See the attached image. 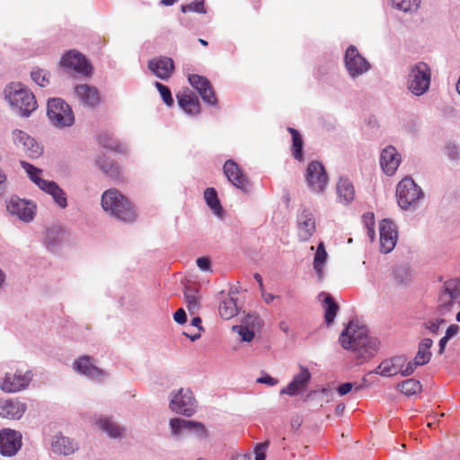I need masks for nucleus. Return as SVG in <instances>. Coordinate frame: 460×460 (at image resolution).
Segmentation results:
<instances>
[{
    "label": "nucleus",
    "mask_w": 460,
    "mask_h": 460,
    "mask_svg": "<svg viewBox=\"0 0 460 460\" xmlns=\"http://www.w3.org/2000/svg\"><path fill=\"white\" fill-rule=\"evenodd\" d=\"M339 343L362 361L373 358L380 348L378 339L369 335L367 326L357 321L348 323L339 336Z\"/></svg>",
    "instance_id": "nucleus-1"
},
{
    "label": "nucleus",
    "mask_w": 460,
    "mask_h": 460,
    "mask_svg": "<svg viewBox=\"0 0 460 460\" xmlns=\"http://www.w3.org/2000/svg\"><path fill=\"white\" fill-rule=\"evenodd\" d=\"M168 408L174 413L190 418L198 410V401L188 387H181L170 392Z\"/></svg>",
    "instance_id": "nucleus-2"
},
{
    "label": "nucleus",
    "mask_w": 460,
    "mask_h": 460,
    "mask_svg": "<svg viewBox=\"0 0 460 460\" xmlns=\"http://www.w3.org/2000/svg\"><path fill=\"white\" fill-rule=\"evenodd\" d=\"M4 93L11 105L19 109L24 116H28L37 108L33 93L21 84H12L4 90Z\"/></svg>",
    "instance_id": "nucleus-3"
},
{
    "label": "nucleus",
    "mask_w": 460,
    "mask_h": 460,
    "mask_svg": "<svg viewBox=\"0 0 460 460\" xmlns=\"http://www.w3.org/2000/svg\"><path fill=\"white\" fill-rule=\"evenodd\" d=\"M431 71L424 62H419L411 67L408 76V89L415 95L425 93L430 85Z\"/></svg>",
    "instance_id": "nucleus-4"
},
{
    "label": "nucleus",
    "mask_w": 460,
    "mask_h": 460,
    "mask_svg": "<svg viewBox=\"0 0 460 460\" xmlns=\"http://www.w3.org/2000/svg\"><path fill=\"white\" fill-rule=\"evenodd\" d=\"M396 197L398 205L408 209L423 197V192L411 178L406 177L398 183Z\"/></svg>",
    "instance_id": "nucleus-5"
},
{
    "label": "nucleus",
    "mask_w": 460,
    "mask_h": 460,
    "mask_svg": "<svg viewBox=\"0 0 460 460\" xmlns=\"http://www.w3.org/2000/svg\"><path fill=\"white\" fill-rule=\"evenodd\" d=\"M47 114L53 125L58 128L69 127L75 121L70 106L59 98L48 102Z\"/></svg>",
    "instance_id": "nucleus-6"
},
{
    "label": "nucleus",
    "mask_w": 460,
    "mask_h": 460,
    "mask_svg": "<svg viewBox=\"0 0 460 460\" xmlns=\"http://www.w3.org/2000/svg\"><path fill=\"white\" fill-rule=\"evenodd\" d=\"M31 371L25 373L22 371L8 372L3 379L0 388L4 393H17L25 389L31 383Z\"/></svg>",
    "instance_id": "nucleus-7"
},
{
    "label": "nucleus",
    "mask_w": 460,
    "mask_h": 460,
    "mask_svg": "<svg viewBox=\"0 0 460 460\" xmlns=\"http://www.w3.org/2000/svg\"><path fill=\"white\" fill-rule=\"evenodd\" d=\"M223 172L227 180L234 187L241 190L243 192H248L250 190V180L234 160L229 159L225 163Z\"/></svg>",
    "instance_id": "nucleus-8"
},
{
    "label": "nucleus",
    "mask_w": 460,
    "mask_h": 460,
    "mask_svg": "<svg viewBox=\"0 0 460 460\" xmlns=\"http://www.w3.org/2000/svg\"><path fill=\"white\" fill-rule=\"evenodd\" d=\"M345 66L352 77L366 73L370 66L355 46H349L345 52Z\"/></svg>",
    "instance_id": "nucleus-9"
},
{
    "label": "nucleus",
    "mask_w": 460,
    "mask_h": 460,
    "mask_svg": "<svg viewBox=\"0 0 460 460\" xmlns=\"http://www.w3.org/2000/svg\"><path fill=\"white\" fill-rule=\"evenodd\" d=\"M311 380V373L305 366H299V372L296 374L291 382L280 391V394L295 396L305 392Z\"/></svg>",
    "instance_id": "nucleus-10"
},
{
    "label": "nucleus",
    "mask_w": 460,
    "mask_h": 460,
    "mask_svg": "<svg viewBox=\"0 0 460 460\" xmlns=\"http://www.w3.org/2000/svg\"><path fill=\"white\" fill-rule=\"evenodd\" d=\"M306 181L314 192L323 191L328 177L323 165L319 162H312L306 169Z\"/></svg>",
    "instance_id": "nucleus-11"
},
{
    "label": "nucleus",
    "mask_w": 460,
    "mask_h": 460,
    "mask_svg": "<svg viewBox=\"0 0 460 460\" xmlns=\"http://www.w3.org/2000/svg\"><path fill=\"white\" fill-rule=\"evenodd\" d=\"M61 65L75 71L83 75H90L92 74V66L88 64L85 58L79 52L70 50L61 58Z\"/></svg>",
    "instance_id": "nucleus-12"
},
{
    "label": "nucleus",
    "mask_w": 460,
    "mask_h": 460,
    "mask_svg": "<svg viewBox=\"0 0 460 460\" xmlns=\"http://www.w3.org/2000/svg\"><path fill=\"white\" fill-rule=\"evenodd\" d=\"M238 289H229L227 292L222 291L218 312L221 318L225 320L232 319L238 313Z\"/></svg>",
    "instance_id": "nucleus-13"
},
{
    "label": "nucleus",
    "mask_w": 460,
    "mask_h": 460,
    "mask_svg": "<svg viewBox=\"0 0 460 460\" xmlns=\"http://www.w3.org/2000/svg\"><path fill=\"white\" fill-rule=\"evenodd\" d=\"M261 321L257 315H247L240 325H234L232 331L238 334L242 342H251L255 331L261 328Z\"/></svg>",
    "instance_id": "nucleus-14"
},
{
    "label": "nucleus",
    "mask_w": 460,
    "mask_h": 460,
    "mask_svg": "<svg viewBox=\"0 0 460 460\" xmlns=\"http://www.w3.org/2000/svg\"><path fill=\"white\" fill-rule=\"evenodd\" d=\"M12 137L14 145L25 152L29 156L37 157L41 154V147L40 145L26 132L20 129H14L12 133Z\"/></svg>",
    "instance_id": "nucleus-15"
},
{
    "label": "nucleus",
    "mask_w": 460,
    "mask_h": 460,
    "mask_svg": "<svg viewBox=\"0 0 460 460\" xmlns=\"http://www.w3.org/2000/svg\"><path fill=\"white\" fill-rule=\"evenodd\" d=\"M380 232V249L384 253H388L394 250L397 241V232L391 220L384 219L379 225Z\"/></svg>",
    "instance_id": "nucleus-16"
},
{
    "label": "nucleus",
    "mask_w": 460,
    "mask_h": 460,
    "mask_svg": "<svg viewBox=\"0 0 460 460\" xmlns=\"http://www.w3.org/2000/svg\"><path fill=\"white\" fill-rule=\"evenodd\" d=\"M22 436L12 429H4L0 432V453L3 456H13L21 448Z\"/></svg>",
    "instance_id": "nucleus-17"
},
{
    "label": "nucleus",
    "mask_w": 460,
    "mask_h": 460,
    "mask_svg": "<svg viewBox=\"0 0 460 460\" xmlns=\"http://www.w3.org/2000/svg\"><path fill=\"white\" fill-rule=\"evenodd\" d=\"M7 209L20 219L30 222L34 217L36 206L25 199L12 198L7 205Z\"/></svg>",
    "instance_id": "nucleus-18"
},
{
    "label": "nucleus",
    "mask_w": 460,
    "mask_h": 460,
    "mask_svg": "<svg viewBox=\"0 0 460 460\" xmlns=\"http://www.w3.org/2000/svg\"><path fill=\"white\" fill-rule=\"evenodd\" d=\"M188 80L200 94L202 100L208 104H216L217 97L213 91L210 82L204 76L199 75H190Z\"/></svg>",
    "instance_id": "nucleus-19"
},
{
    "label": "nucleus",
    "mask_w": 460,
    "mask_h": 460,
    "mask_svg": "<svg viewBox=\"0 0 460 460\" xmlns=\"http://www.w3.org/2000/svg\"><path fill=\"white\" fill-rule=\"evenodd\" d=\"M148 68L158 78L167 80L173 73L174 64L171 58L160 57L149 60Z\"/></svg>",
    "instance_id": "nucleus-20"
},
{
    "label": "nucleus",
    "mask_w": 460,
    "mask_h": 460,
    "mask_svg": "<svg viewBox=\"0 0 460 460\" xmlns=\"http://www.w3.org/2000/svg\"><path fill=\"white\" fill-rule=\"evenodd\" d=\"M74 368L82 375L92 379L102 381L105 377L103 370L98 368L93 364V360L88 356H82L74 362Z\"/></svg>",
    "instance_id": "nucleus-21"
},
{
    "label": "nucleus",
    "mask_w": 460,
    "mask_h": 460,
    "mask_svg": "<svg viewBox=\"0 0 460 460\" xmlns=\"http://www.w3.org/2000/svg\"><path fill=\"white\" fill-rule=\"evenodd\" d=\"M318 300L321 303L322 308L323 310L324 321L327 326L332 325L340 310L339 301L332 295L325 292L319 294Z\"/></svg>",
    "instance_id": "nucleus-22"
},
{
    "label": "nucleus",
    "mask_w": 460,
    "mask_h": 460,
    "mask_svg": "<svg viewBox=\"0 0 460 460\" xmlns=\"http://www.w3.org/2000/svg\"><path fill=\"white\" fill-rule=\"evenodd\" d=\"M179 106L188 114L196 115L200 111L199 99L189 88L182 89L176 94Z\"/></svg>",
    "instance_id": "nucleus-23"
},
{
    "label": "nucleus",
    "mask_w": 460,
    "mask_h": 460,
    "mask_svg": "<svg viewBox=\"0 0 460 460\" xmlns=\"http://www.w3.org/2000/svg\"><path fill=\"white\" fill-rule=\"evenodd\" d=\"M401 163V155L394 146H386L383 149L380 157V164L386 175H394Z\"/></svg>",
    "instance_id": "nucleus-24"
},
{
    "label": "nucleus",
    "mask_w": 460,
    "mask_h": 460,
    "mask_svg": "<svg viewBox=\"0 0 460 460\" xmlns=\"http://www.w3.org/2000/svg\"><path fill=\"white\" fill-rule=\"evenodd\" d=\"M75 93L79 102L88 107H94L102 101L98 89L88 84L75 86Z\"/></svg>",
    "instance_id": "nucleus-25"
},
{
    "label": "nucleus",
    "mask_w": 460,
    "mask_h": 460,
    "mask_svg": "<svg viewBox=\"0 0 460 460\" xmlns=\"http://www.w3.org/2000/svg\"><path fill=\"white\" fill-rule=\"evenodd\" d=\"M26 405L18 400H1L0 416L10 420H19L24 414Z\"/></svg>",
    "instance_id": "nucleus-26"
},
{
    "label": "nucleus",
    "mask_w": 460,
    "mask_h": 460,
    "mask_svg": "<svg viewBox=\"0 0 460 460\" xmlns=\"http://www.w3.org/2000/svg\"><path fill=\"white\" fill-rule=\"evenodd\" d=\"M137 211L132 202L117 191V219L125 223L136 220Z\"/></svg>",
    "instance_id": "nucleus-27"
},
{
    "label": "nucleus",
    "mask_w": 460,
    "mask_h": 460,
    "mask_svg": "<svg viewBox=\"0 0 460 460\" xmlns=\"http://www.w3.org/2000/svg\"><path fill=\"white\" fill-rule=\"evenodd\" d=\"M405 363V358L403 356H397L392 358L385 359L374 371L375 374L381 376L391 377L402 370V366Z\"/></svg>",
    "instance_id": "nucleus-28"
},
{
    "label": "nucleus",
    "mask_w": 460,
    "mask_h": 460,
    "mask_svg": "<svg viewBox=\"0 0 460 460\" xmlns=\"http://www.w3.org/2000/svg\"><path fill=\"white\" fill-rule=\"evenodd\" d=\"M297 224L299 239L303 242L307 241L315 232V222L313 214L308 210H304L298 216Z\"/></svg>",
    "instance_id": "nucleus-29"
},
{
    "label": "nucleus",
    "mask_w": 460,
    "mask_h": 460,
    "mask_svg": "<svg viewBox=\"0 0 460 460\" xmlns=\"http://www.w3.org/2000/svg\"><path fill=\"white\" fill-rule=\"evenodd\" d=\"M459 297L458 289H443L438 297V309L441 314L449 313L457 303Z\"/></svg>",
    "instance_id": "nucleus-30"
},
{
    "label": "nucleus",
    "mask_w": 460,
    "mask_h": 460,
    "mask_svg": "<svg viewBox=\"0 0 460 460\" xmlns=\"http://www.w3.org/2000/svg\"><path fill=\"white\" fill-rule=\"evenodd\" d=\"M190 420L181 417L171 418L168 421L169 432L171 438L173 439L181 438L186 433H188Z\"/></svg>",
    "instance_id": "nucleus-31"
},
{
    "label": "nucleus",
    "mask_w": 460,
    "mask_h": 460,
    "mask_svg": "<svg viewBox=\"0 0 460 460\" xmlns=\"http://www.w3.org/2000/svg\"><path fill=\"white\" fill-rule=\"evenodd\" d=\"M337 194L341 202L349 204L355 198V189L352 182L346 178H341L337 183Z\"/></svg>",
    "instance_id": "nucleus-32"
},
{
    "label": "nucleus",
    "mask_w": 460,
    "mask_h": 460,
    "mask_svg": "<svg viewBox=\"0 0 460 460\" xmlns=\"http://www.w3.org/2000/svg\"><path fill=\"white\" fill-rule=\"evenodd\" d=\"M75 447L74 442L66 437H56L52 442V450L56 454L68 456L75 452Z\"/></svg>",
    "instance_id": "nucleus-33"
},
{
    "label": "nucleus",
    "mask_w": 460,
    "mask_h": 460,
    "mask_svg": "<svg viewBox=\"0 0 460 460\" xmlns=\"http://www.w3.org/2000/svg\"><path fill=\"white\" fill-rule=\"evenodd\" d=\"M42 190L51 195L60 208H65L67 206L66 193L55 181H49Z\"/></svg>",
    "instance_id": "nucleus-34"
},
{
    "label": "nucleus",
    "mask_w": 460,
    "mask_h": 460,
    "mask_svg": "<svg viewBox=\"0 0 460 460\" xmlns=\"http://www.w3.org/2000/svg\"><path fill=\"white\" fill-rule=\"evenodd\" d=\"M432 345L433 341L429 338H425L419 343L415 358L418 359L422 365L429 362L432 355L430 351Z\"/></svg>",
    "instance_id": "nucleus-35"
},
{
    "label": "nucleus",
    "mask_w": 460,
    "mask_h": 460,
    "mask_svg": "<svg viewBox=\"0 0 460 460\" xmlns=\"http://www.w3.org/2000/svg\"><path fill=\"white\" fill-rule=\"evenodd\" d=\"M21 165L28 174L29 178L40 189L43 190L44 187L48 184L49 181L43 180L40 177L41 173V170L33 166L32 164L21 161Z\"/></svg>",
    "instance_id": "nucleus-36"
},
{
    "label": "nucleus",
    "mask_w": 460,
    "mask_h": 460,
    "mask_svg": "<svg viewBox=\"0 0 460 460\" xmlns=\"http://www.w3.org/2000/svg\"><path fill=\"white\" fill-rule=\"evenodd\" d=\"M204 199L207 205L213 210V212L220 216L222 213V207L217 197V193L214 188H207L204 191Z\"/></svg>",
    "instance_id": "nucleus-37"
},
{
    "label": "nucleus",
    "mask_w": 460,
    "mask_h": 460,
    "mask_svg": "<svg viewBox=\"0 0 460 460\" xmlns=\"http://www.w3.org/2000/svg\"><path fill=\"white\" fill-rule=\"evenodd\" d=\"M288 131L292 137V155L296 160L301 161L303 159L302 137L300 133L293 128H288Z\"/></svg>",
    "instance_id": "nucleus-38"
},
{
    "label": "nucleus",
    "mask_w": 460,
    "mask_h": 460,
    "mask_svg": "<svg viewBox=\"0 0 460 460\" xmlns=\"http://www.w3.org/2000/svg\"><path fill=\"white\" fill-rule=\"evenodd\" d=\"M202 296L199 289H184V300L190 311H195L200 306Z\"/></svg>",
    "instance_id": "nucleus-39"
},
{
    "label": "nucleus",
    "mask_w": 460,
    "mask_h": 460,
    "mask_svg": "<svg viewBox=\"0 0 460 460\" xmlns=\"http://www.w3.org/2000/svg\"><path fill=\"white\" fill-rule=\"evenodd\" d=\"M421 387V384L413 378L407 379L398 385V389L407 396L420 393Z\"/></svg>",
    "instance_id": "nucleus-40"
},
{
    "label": "nucleus",
    "mask_w": 460,
    "mask_h": 460,
    "mask_svg": "<svg viewBox=\"0 0 460 460\" xmlns=\"http://www.w3.org/2000/svg\"><path fill=\"white\" fill-rule=\"evenodd\" d=\"M102 208L111 216L115 215V190L110 189L102 196Z\"/></svg>",
    "instance_id": "nucleus-41"
},
{
    "label": "nucleus",
    "mask_w": 460,
    "mask_h": 460,
    "mask_svg": "<svg viewBox=\"0 0 460 460\" xmlns=\"http://www.w3.org/2000/svg\"><path fill=\"white\" fill-rule=\"evenodd\" d=\"M188 433L200 439H206L208 437V431L204 423L196 420H190Z\"/></svg>",
    "instance_id": "nucleus-42"
},
{
    "label": "nucleus",
    "mask_w": 460,
    "mask_h": 460,
    "mask_svg": "<svg viewBox=\"0 0 460 460\" xmlns=\"http://www.w3.org/2000/svg\"><path fill=\"white\" fill-rule=\"evenodd\" d=\"M31 76L32 80L40 86L44 87L49 84L50 75L49 72L35 68L31 71Z\"/></svg>",
    "instance_id": "nucleus-43"
},
{
    "label": "nucleus",
    "mask_w": 460,
    "mask_h": 460,
    "mask_svg": "<svg viewBox=\"0 0 460 460\" xmlns=\"http://www.w3.org/2000/svg\"><path fill=\"white\" fill-rule=\"evenodd\" d=\"M393 5L403 12L417 10L420 0H391Z\"/></svg>",
    "instance_id": "nucleus-44"
},
{
    "label": "nucleus",
    "mask_w": 460,
    "mask_h": 460,
    "mask_svg": "<svg viewBox=\"0 0 460 460\" xmlns=\"http://www.w3.org/2000/svg\"><path fill=\"white\" fill-rule=\"evenodd\" d=\"M326 258L327 252L325 251L324 245L323 243H320L314 259V267L316 271L320 272L322 270V268L326 261Z\"/></svg>",
    "instance_id": "nucleus-45"
},
{
    "label": "nucleus",
    "mask_w": 460,
    "mask_h": 460,
    "mask_svg": "<svg viewBox=\"0 0 460 460\" xmlns=\"http://www.w3.org/2000/svg\"><path fill=\"white\" fill-rule=\"evenodd\" d=\"M182 13H206L205 8V1L204 0H195L190 4H182L181 7Z\"/></svg>",
    "instance_id": "nucleus-46"
},
{
    "label": "nucleus",
    "mask_w": 460,
    "mask_h": 460,
    "mask_svg": "<svg viewBox=\"0 0 460 460\" xmlns=\"http://www.w3.org/2000/svg\"><path fill=\"white\" fill-rule=\"evenodd\" d=\"M95 424L98 429L106 432L111 438H115V429L111 420L101 417L96 420Z\"/></svg>",
    "instance_id": "nucleus-47"
},
{
    "label": "nucleus",
    "mask_w": 460,
    "mask_h": 460,
    "mask_svg": "<svg viewBox=\"0 0 460 460\" xmlns=\"http://www.w3.org/2000/svg\"><path fill=\"white\" fill-rule=\"evenodd\" d=\"M155 86L160 93V95H161L164 102L169 107L172 106L173 104L174 101L172 96L170 89L166 85H164L159 82H155Z\"/></svg>",
    "instance_id": "nucleus-48"
},
{
    "label": "nucleus",
    "mask_w": 460,
    "mask_h": 460,
    "mask_svg": "<svg viewBox=\"0 0 460 460\" xmlns=\"http://www.w3.org/2000/svg\"><path fill=\"white\" fill-rule=\"evenodd\" d=\"M411 273L406 267H397L394 270V278L398 285H403L410 279Z\"/></svg>",
    "instance_id": "nucleus-49"
},
{
    "label": "nucleus",
    "mask_w": 460,
    "mask_h": 460,
    "mask_svg": "<svg viewBox=\"0 0 460 460\" xmlns=\"http://www.w3.org/2000/svg\"><path fill=\"white\" fill-rule=\"evenodd\" d=\"M444 323L445 320L443 318H433L428 320L424 326L430 333L437 334Z\"/></svg>",
    "instance_id": "nucleus-50"
},
{
    "label": "nucleus",
    "mask_w": 460,
    "mask_h": 460,
    "mask_svg": "<svg viewBox=\"0 0 460 460\" xmlns=\"http://www.w3.org/2000/svg\"><path fill=\"white\" fill-rule=\"evenodd\" d=\"M420 366L423 365L414 358L413 360L408 363L405 362L402 366V370H400V374L403 376H411L415 371V369Z\"/></svg>",
    "instance_id": "nucleus-51"
},
{
    "label": "nucleus",
    "mask_w": 460,
    "mask_h": 460,
    "mask_svg": "<svg viewBox=\"0 0 460 460\" xmlns=\"http://www.w3.org/2000/svg\"><path fill=\"white\" fill-rule=\"evenodd\" d=\"M261 297L267 304L278 303L280 300L279 295L272 292V289H261Z\"/></svg>",
    "instance_id": "nucleus-52"
},
{
    "label": "nucleus",
    "mask_w": 460,
    "mask_h": 460,
    "mask_svg": "<svg viewBox=\"0 0 460 460\" xmlns=\"http://www.w3.org/2000/svg\"><path fill=\"white\" fill-rule=\"evenodd\" d=\"M64 232L60 228H53L48 231L47 239L50 243H55L58 239H59V235H63Z\"/></svg>",
    "instance_id": "nucleus-53"
},
{
    "label": "nucleus",
    "mask_w": 460,
    "mask_h": 460,
    "mask_svg": "<svg viewBox=\"0 0 460 460\" xmlns=\"http://www.w3.org/2000/svg\"><path fill=\"white\" fill-rule=\"evenodd\" d=\"M268 444L267 443H261L259 444L255 447V458L254 460H265L266 457V449H267Z\"/></svg>",
    "instance_id": "nucleus-54"
},
{
    "label": "nucleus",
    "mask_w": 460,
    "mask_h": 460,
    "mask_svg": "<svg viewBox=\"0 0 460 460\" xmlns=\"http://www.w3.org/2000/svg\"><path fill=\"white\" fill-rule=\"evenodd\" d=\"M256 382L259 384L267 385L269 386H274L279 384V381L276 378H274L269 375H264V376L258 377Z\"/></svg>",
    "instance_id": "nucleus-55"
},
{
    "label": "nucleus",
    "mask_w": 460,
    "mask_h": 460,
    "mask_svg": "<svg viewBox=\"0 0 460 460\" xmlns=\"http://www.w3.org/2000/svg\"><path fill=\"white\" fill-rule=\"evenodd\" d=\"M99 142L102 145L103 147L112 150L114 147V142L112 137H109L106 134H102L99 137Z\"/></svg>",
    "instance_id": "nucleus-56"
},
{
    "label": "nucleus",
    "mask_w": 460,
    "mask_h": 460,
    "mask_svg": "<svg viewBox=\"0 0 460 460\" xmlns=\"http://www.w3.org/2000/svg\"><path fill=\"white\" fill-rule=\"evenodd\" d=\"M173 320L179 324H184L187 321V315L182 308L178 309L173 314Z\"/></svg>",
    "instance_id": "nucleus-57"
},
{
    "label": "nucleus",
    "mask_w": 460,
    "mask_h": 460,
    "mask_svg": "<svg viewBox=\"0 0 460 460\" xmlns=\"http://www.w3.org/2000/svg\"><path fill=\"white\" fill-rule=\"evenodd\" d=\"M362 222L364 226L367 227H372L375 226V216L372 212L365 213L362 216Z\"/></svg>",
    "instance_id": "nucleus-58"
},
{
    "label": "nucleus",
    "mask_w": 460,
    "mask_h": 460,
    "mask_svg": "<svg viewBox=\"0 0 460 460\" xmlns=\"http://www.w3.org/2000/svg\"><path fill=\"white\" fill-rule=\"evenodd\" d=\"M98 164H99L101 169L105 173L108 174V173H111L112 172V170H113V161H112V159H111L109 162L102 161V159H99Z\"/></svg>",
    "instance_id": "nucleus-59"
},
{
    "label": "nucleus",
    "mask_w": 460,
    "mask_h": 460,
    "mask_svg": "<svg viewBox=\"0 0 460 460\" xmlns=\"http://www.w3.org/2000/svg\"><path fill=\"white\" fill-rule=\"evenodd\" d=\"M458 332H459V326L456 324H451L447 327L444 336L450 340L453 337L456 336L458 334Z\"/></svg>",
    "instance_id": "nucleus-60"
},
{
    "label": "nucleus",
    "mask_w": 460,
    "mask_h": 460,
    "mask_svg": "<svg viewBox=\"0 0 460 460\" xmlns=\"http://www.w3.org/2000/svg\"><path fill=\"white\" fill-rule=\"evenodd\" d=\"M353 386L352 383H344L338 387V393L341 396L345 395L352 390Z\"/></svg>",
    "instance_id": "nucleus-61"
},
{
    "label": "nucleus",
    "mask_w": 460,
    "mask_h": 460,
    "mask_svg": "<svg viewBox=\"0 0 460 460\" xmlns=\"http://www.w3.org/2000/svg\"><path fill=\"white\" fill-rule=\"evenodd\" d=\"M197 264L202 270H208L209 269L210 261L206 257H200L197 260Z\"/></svg>",
    "instance_id": "nucleus-62"
},
{
    "label": "nucleus",
    "mask_w": 460,
    "mask_h": 460,
    "mask_svg": "<svg viewBox=\"0 0 460 460\" xmlns=\"http://www.w3.org/2000/svg\"><path fill=\"white\" fill-rule=\"evenodd\" d=\"M460 287V279H452L445 282L444 288H459Z\"/></svg>",
    "instance_id": "nucleus-63"
},
{
    "label": "nucleus",
    "mask_w": 460,
    "mask_h": 460,
    "mask_svg": "<svg viewBox=\"0 0 460 460\" xmlns=\"http://www.w3.org/2000/svg\"><path fill=\"white\" fill-rule=\"evenodd\" d=\"M191 325L196 327L198 329V331L199 332H202L203 331V327L201 325V319L199 317H194L192 320H191Z\"/></svg>",
    "instance_id": "nucleus-64"
}]
</instances>
